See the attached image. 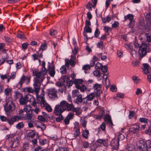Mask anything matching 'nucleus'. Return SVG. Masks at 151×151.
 <instances>
[{"mask_svg":"<svg viewBox=\"0 0 151 151\" xmlns=\"http://www.w3.org/2000/svg\"><path fill=\"white\" fill-rule=\"evenodd\" d=\"M47 48V45H46L44 43L41 45L40 47L39 48V50H44L46 49Z\"/></svg>","mask_w":151,"mask_h":151,"instance_id":"8fccbe9b","label":"nucleus"},{"mask_svg":"<svg viewBox=\"0 0 151 151\" xmlns=\"http://www.w3.org/2000/svg\"><path fill=\"white\" fill-rule=\"evenodd\" d=\"M39 142L40 145H43L46 143L47 142V140L45 139H39Z\"/></svg>","mask_w":151,"mask_h":151,"instance_id":"37998d69","label":"nucleus"},{"mask_svg":"<svg viewBox=\"0 0 151 151\" xmlns=\"http://www.w3.org/2000/svg\"><path fill=\"white\" fill-rule=\"evenodd\" d=\"M90 66L89 65H86L83 66V69L85 70V72L86 73V71L90 69Z\"/></svg>","mask_w":151,"mask_h":151,"instance_id":"13d9d810","label":"nucleus"},{"mask_svg":"<svg viewBox=\"0 0 151 151\" xmlns=\"http://www.w3.org/2000/svg\"><path fill=\"white\" fill-rule=\"evenodd\" d=\"M8 73V80H7L6 82L7 83H9L11 79H14L16 75V72H15L13 71L12 72L11 74L9 75V73Z\"/></svg>","mask_w":151,"mask_h":151,"instance_id":"aec40b11","label":"nucleus"},{"mask_svg":"<svg viewBox=\"0 0 151 151\" xmlns=\"http://www.w3.org/2000/svg\"><path fill=\"white\" fill-rule=\"evenodd\" d=\"M74 107V105L72 103L69 104L68 103V104L66 105V110H67L68 111H71L72 110Z\"/></svg>","mask_w":151,"mask_h":151,"instance_id":"f704fd0d","label":"nucleus"},{"mask_svg":"<svg viewBox=\"0 0 151 151\" xmlns=\"http://www.w3.org/2000/svg\"><path fill=\"white\" fill-rule=\"evenodd\" d=\"M25 118L29 120H31L32 119H34L33 116L31 114L29 113H26L25 115Z\"/></svg>","mask_w":151,"mask_h":151,"instance_id":"58836bf2","label":"nucleus"},{"mask_svg":"<svg viewBox=\"0 0 151 151\" xmlns=\"http://www.w3.org/2000/svg\"><path fill=\"white\" fill-rule=\"evenodd\" d=\"M135 113L134 111H129V119L132 118L134 115Z\"/></svg>","mask_w":151,"mask_h":151,"instance_id":"338daca9","label":"nucleus"},{"mask_svg":"<svg viewBox=\"0 0 151 151\" xmlns=\"http://www.w3.org/2000/svg\"><path fill=\"white\" fill-rule=\"evenodd\" d=\"M34 126L37 129H41L42 131L45 130L46 129V126L42 123L38 121H36L35 122Z\"/></svg>","mask_w":151,"mask_h":151,"instance_id":"4468645a","label":"nucleus"},{"mask_svg":"<svg viewBox=\"0 0 151 151\" xmlns=\"http://www.w3.org/2000/svg\"><path fill=\"white\" fill-rule=\"evenodd\" d=\"M6 55L5 58H4L2 56V58L0 59V65L3 64L4 62L9 57L8 54L6 53Z\"/></svg>","mask_w":151,"mask_h":151,"instance_id":"c9c22d12","label":"nucleus"},{"mask_svg":"<svg viewBox=\"0 0 151 151\" xmlns=\"http://www.w3.org/2000/svg\"><path fill=\"white\" fill-rule=\"evenodd\" d=\"M11 136L10 135H8L7 136L9 138L8 144L11 147L15 148L18 146L19 140L17 137L12 138Z\"/></svg>","mask_w":151,"mask_h":151,"instance_id":"39448f33","label":"nucleus"},{"mask_svg":"<svg viewBox=\"0 0 151 151\" xmlns=\"http://www.w3.org/2000/svg\"><path fill=\"white\" fill-rule=\"evenodd\" d=\"M6 87L4 89V95L6 97H7L11 94L12 89V88H10L8 85H6Z\"/></svg>","mask_w":151,"mask_h":151,"instance_id":"f3484780","label":"nucleus"},{"mask_svg":"<svg viewBox=\"0 0 151 151\" xmlns=\"http://www.w3.org/2000/svg\"><path fill=\"white\" fill-rule=\"evenodd\" d=\"M104 120L106 122H108L111 125H113L111 116L109 115H106L104 117Z\"/></svg>","mask_w":151,"mask_h":151,"instance_id":"a878e982","label":"nucleus"},{"mask_svg":"<svg viewBox=\"0 0 151 151\" xmlns=\"http://www.w3.org/2000/svg\"><path fill=\"white\" fill-rule=\"evenodd\" d=\"M66 68L65 66H63L60 69V72L62 74L65 73L66 71Z\"/></svg>","mask_w":151,"mask_h":151,"instance_id":"6e6d98bb","label":"nucleus"},{"mask_svg":"<svg viewBox=\"0 0 151 151\" xmlns=\"http://www.w3.org/2000/svg\"><path fill=\"white\" fill-rule=\"evenodd\" d=\"M38 52H37L36 54H34L32 55L33 58V60L35 61V60H37L38 58Z\"/></svg>","mask_w":151,"mask_h":151,"instance_id":"bf43d9fd","label":"nucleus"},{"mask_svg":"<svg viewBox=\"0 0 151 151\" xmlns=\"http://www.w3.org/2000/svg\"><path fill=\"white\" fill-rule=\"evenodd\" d=\"M33 76H36L33 79L34 88L36 91H38L40 87L41 83L45 78V75L46 74V72L45 71H39L37 69L33 68L32 70Z\"/></svg>","mask_w":151,"mask_h":151,"instance_id":"f257e3e1","label":"nucleus"},{"mask_svg":"<svg viewBox=\"0 0 151 151\" xmlns=\"http://www.w3.org/2000/svg\"><path fill=\"white\" fill-rule=\"evenodd\" d=\"M146 18L149 20H150L151 23V12H150L146 16Z\"/></svg>","mask_w":151,"mask_h":151,"instance_id":"774afa93","label":"nucleus"},{"mask_svg":"<svg viewBox=\"0 0 151 151\" xmlns=\"http://www.w3.org/2000/svg\"><path fill=\"white\" fill-rule=\"evenodd\" d=\"M95 96V94L94 93H92L87 95L86 97L87 99L89 100L90 101H91L93 100Z\"/></svg>","mask_w":151,"mask_h":151,"instance_id":"7c9ffc66","label":"nucleus"},{"mask_svg":"<svg viewBox=\"0 0 151 151\" xmlns=\"http://www.w3.org/2000/svg\"><path fill=\"white\" fill-rule=\"evenodd\" d=\"M145 143L147 146L148 150L151 149V141L150 140H148Z\"/></svg>","mask_w":151,"mask_h":151,"instance_id":"864d4df0","label":"nucleus"},{"mask_svg":"<svg viewBox=\"0 0 151 151\" xmlns=\"http://www.w3.org/2000/svg\"><path fill=\"white\" fill-rule=\"evenodd\" d=\"M38 119L40 121L42 122H45L46 121V119L42 115H39L38 117Z\"/></svg>","mask_w":151,"mask_h":151,"instance_id":"3c124183","label":"nucleus"},{"mask_svg":"<svg viewBox=\"0 0 151 151\" xmlns=\"http://www.w3.org/2000/svg\"><path fill=\"white\" fill-rule=\"evenodd\" d=\"M40 89L39 88L38 91H36L35 88H34V90L35 92L36 93V97L38 100L41 101V106L42 107L44 106L46 104V102L44 99V94L45 91L44 89H42V92L41 93L40 95H38V93Z\"/></svg>","mask_w":151,"mask_h":151,"instance_id":"423d86ee","label":"nucleus"},{"mask_svg":"<svg viewBox=\"0 0 151 151\" xmlns=\"http://www.w3.org/2000/svg\"><path fill=\"white\" fill-rule=\"evenodd\" d=\"M134 17V16L132 14H129L126 16H124V21H126L127 19L130 20L129 26V28H132V26L131 25V24L133 22V19Z\"/></svg>","mask_w":151,"mask_h":151,"instance_id":"2eb2a0df","label":"nucleus"},{"mask_svg":"<svg viewBox=\"0 0 151 151\" xmlns=\"http://www.w3.org/2000/svg\"><path fill=\"white\" fill-rule=\"evenodd\" d=\"M35 135V134L34 130L31 131V132H30L28 134V136L31 138L33 137Z\"/></svg>","mask_w":151,"mask_h":151,"instance_id":"603ef678","label":"nucleus"},{"mask_svg":"<svg viewBox=\"0 0 151 151\" xmlns=\"http://www.w3.org/2000/svg\"><path fill=\"white\" fill-rule=\"evenodd\" d=\"M50 34L52 37L55 38L56 37L57 31L53 29H51L50 31Z\"/></svg>","mask_w":151,"mask_h":151,"instance_id":"4c0bfd02","label":"nucleus"},{"mask_svg":"<svg viewBox=\"0 0 151 151\" xmlns=\"http://www.w3.org/2000/svg\"><path fill=\"white\" fill-rule=\"evenodd\" d=\"M108 68L106 66H102L101 68V70L104 73H106L107 72Z\"/></svg>","mask_w":151,"mask_h":151,"instance_id":"052dcab7","label":"nucleus"},{"mask_svg":"<svg viewBox=\"0 0 151 151\" xmlns=\"http://www.w3.org/2000/svg\"><path fill=\"white\" fill-rule=\"evenodd\" d=\"M31 109V107L30 105H26L24 106V111L27 113L29 112Z\"/></svg>","mask_w":151,"mask_h":151,"instance_id":"e433bc0d","label":"nucleus"},{"mask_svg":"<svg viewBox=\"0 0 151 151\" xmlns=\"http://www.w3.org/2000/svg\"><path fill=\"white\" fill-rule=\"evenodd\" d=\"M80 134V128L78 127L77 128H75V127H74V133H73L74 139H75L78 137L79 136Z\"/></svg>","mask_w":151,"mask_h":151,"instance_id":"4be33fe9","label":"nucleus"},{"mask_svg":"<svg viewBox=\"0 0 151 151\" xmlns=\"http://www.w3.org/2000/svg\"><path fill=\"white\" fill-rule=\"evenodd\" d=\"M45 108L49 112H51L52 111V109L51 106L47 104L45 106Z\"/></svg>","mask_w":151,"mask_h":151,"instance_id":"e2e57ef3","label":"nucleus"},{"mask_svg":"<svg viewBox=\"0 0 151 151\" xmlns=\"http://www.w3.org/2000/svg\"><path fill=\"white\" fill-rule=\"evenodd\" d=\"M125 48L129 49V51L132 55L135 54L136 51L132 48L131 45L130 44H127L125 45Z\"/></svg>","mask_w":151,"mask_h":151,"instance_id":"6ab92c4d","label":"nucleus"},{"mask_svg":"<svg viewBox=\"0 0 151 151\" xmlns=\"http://www.w3.org/2000/svg\"><path fill=\"white\" fill-rule=\"evenodd\" d=\"M48 69L49 70L50 76L53 77L55 74V72L54 68L52 67V63L50 64L49 62H48Z\"/></svg>","mask_w":151,"mask_h":151,"instance_id":"dca6fc26","label":"nucleus"},{"mask_svg":"<svg viewBox=\"0 0 151 151\" xmlns=\"http://www.w3.org/2000/svg\"><path fill=\"white\" fill-rule=\"evenodd\" d=\"M21 98L19 99V102L20 104L21 105H24L27 102V96L25 97L24 98H23L22 97H20Z\"/></svg>","mask_w":151,"mask_h":151,"instance_id":"cd10ccee","label":"nucleus"},{"mask_svg":"<svg viewBox=\"0 0 151 151\" xmlns=\"http://www.w3.org/2000/svg\"><path fill=\"white\" fill-rule=\"evenodd\" d=\"M19 119V118L18 116H13L11 118H7V122L10 125H12L14 124V122L18 121Z\"/></svg>","mask_w":151,"mask_h":151,"instance_id":"ddd939ff","label":"nucleus"},{"mask_svg":"<svg viewBox=\"0 0 151 151\" xmlns=\"http://www.w3.org/2000/svg\"><path fill=\"white\" fill-rule=\"evenodd\" d=\"M138 150V151H148L147 146L145 142L140 140L137 144Z\"/></svg>","mask_w":151,"mask_h":151,"instance_id":"6e6552de","label":"nucleus"},{"mask_svg":"<svg viewBox=\"0 0 151 151\" xmlns=\"http://www.w3.org/2000/svg\"><path fill=\"white\" fill-rule=\"evenodd\" d=\"M83 81V80L81 79L75 81L74 82L76 85V87L78 89H80L81 91L82 92H83L86 90V87L84 85L81 86V84Z\"/></svg>","mask_w":151,"mask_h":151,"instance_id":"0eeeda50","label":"nucleus"},{"mask_svg":"<svg viewBox=\"0 0 151 151\" xmlns=\"http://www.w3.org/2000/svg\"><path fill=\"white\" fill-rule=\"evenodd\" d=\"M139 121L141 123H143L144 124L147 123L149 121L148 119L144 117L140 118Z\"/></svg>","mask_w":151,"mask_h":151,"instance_id":"a19ab883","label":"nucleus"},{"mask_svg":"<svg viewBox=\"0 0 151 151\" xmlns=\"http://www.w3.org/2000/svg\"><path fill=\"white\" fill-rule=\"evenodd\" d=\"M83 98L82 95L80 94L77 97L76 100L74 101V102L77 104L79 103H82L83 100Z\"/></svg>","mask_w":151,"mask_h":151,"instance_id":"b1692460","label":"nucleus"},{"mask_svg":"<svg viewBox=\"0 0 151 151\" xmlns=\"http://www.w3.org/2000/svg\"><path fill=\"white\" fill-rule=\"evenodd\" d=\"M22 97V95L19 92L17 91L15 92V94L14 95V98L16 99L19 97Z\"/></svg>","mask_w":151,"mask_h":151,"instance_id":"ea45409f","label":"nucleus"},{"mask_svg":"<svg viewBox=\"0 0 151 151\" xmlns=\"http://www.w3.org/2000/svg\"><path fill=\"white\" fill-rule=\"evenodd\" d=\"M67 104L68 102L65 101H63L61 102L59 106L60 109L58 110L60 113H62L63 111L66 110V105Z\"/></svg>","mask_w":151,"mask_h":151,"instance_id":"f8f14e48","label":"nucleus"},{"mask_svg":"<svg viewBox=\"0 0 151 151\" xmlns=\"http://www.w3.org/2000/svg\"><path fill=\"white\" fill-rule=\"evenodd\" d=\"M29 143L27 142H26L24 143L23 145V150H27L29 148Z\"/></svg>","mask_w":151,"mask_h":151,"instance_id":"c03bdc74","label":"nucleus"},{"mask_svg":"<svg viewBox=\"0 0 151 151\" xmlns=\"http://www.w3.org/2000/svg\"><path fill=\"white\" fill-rule=\"evenodd\" d=\"M106 126L104 122H103L102 124L100 127L99 128H100L103 131H105Z\"/></svg>","mask_w":151,"mask_h":151,"instance_id":"680f3d73","label":"nucleus"},{"mask_svg":"<svg viewBox=\"0 0 151 151\" xmlns=\"http://www.w3.org/2000/svg\"><path fill=\"white\" fill-rule=\"evenodd\" d=\"M125 137L122 134H119L118 136L117 139L119 142V141H121L124 139Z\"/></svg>","mask_w":151,"mask_h":151,"instance_id":"4d7b16f0","label":"nucleus"},{"mask_svg":"<svg viewBox=\"0 0 151 151\" xmlns=\"http://www.w3.org/2000/svg\"><path fill=\"white\" fill-rule=\"evenodd\" d=\"M89 134V131L87 129H85L83 131L82 136L83 138L86 139H87L88 138Z\"/></svg>","mask_w":151,"mask_h":151,"instance_id":"bb28decb","label":"nucleus"},{"mask_svg":"<svg viewBox=\"0 0 151 151\" xmlns=\"http://www.w3.org/2000/svg\"><path fill=\"white\" fill-rule=\"evenodd\" d=\"M48 95L49 98L53 100L57 97V91L54 88H51L48 90Z\"/></svg>","mask_w":151,"mask_h":151,"instance_id":"1a4fd4ad","label":"nucleus"},{"mask_svg":"<svg viewBox=\"0 0 151 151\" xmlns=\"http://www.w3.org/2000/svg\"><path fill=\"white\" fill-rule=\"evenodd\" d=\"M111 18L109 16H107L106 17L103 18L102 19V20L104 23L109 22L110 21Z\"/></svg>","mask_w":151,"mask_h":151,"instance_id":"79ce46f5","label":"nucleus"},{"mask_svg":"<svg viewBox=\"0 0 151 151\" xmlns=\"http://www.w3.org/2000/svg\"><path fill=\"white\" fill-rule=\"evenodd\" d=\"M17 37L22 39L24 40L26 39V37L24 34L23 33H18L17 35Z\"/></svg>","mask_w":151,"mask_h":151,"instance_id":"a18cd8bd","label":"nucleus"},{"mask_svg":"<svg viewBox=\"0 0 151 151\" xmlns=\"http://www.w3.org/2000/svg\"><path fill=\"white\" fill-rule=\"evenodd\" d=\"M140 130L139 126L138 125H134L132 127H130L129 129V131L134 133Z\"/></svg>","mask_w":151,"mask_h":151,"instance_id":"a211bd4d","label":"nucleus"},{"mask_svg":"<svg viewBox=\"0 0 151 151\" xmlns=\"http://www.w3.org/2000/svg\"><path fill=\"white\" fill-rule=\"evenodd\" d=\"M134 45L135 48H139V52L140 55L139 59L141 60L142 58L146 55L147 50L149 48L150 44L148 43H142L140 46L138 41L135 40L134 42Z\"/></svg>","mask_w":151,"mask_h":151,"instance_id":"f03ea898","label":"nucleus"},{"mask_svg":"<svg viewBox=\"0 0 151 151\" xmlns=\"http://www.w3.org/2000/svg\"><path fill=\"white\" fill-rule=\"evenodd\" d=\"M119 24L117 21H115L114 23L112 24V27L113 28H116L118 27Z\"/></svg>","mask_w":151,"mask_h":151,"instance_id":"69168bd1","label":"nucleus"},{"mask_svg":"<svg viewBox=\"0 0 151 151\" xmlns=\"http://www.w3.org/2000/svg\"><path fill=\"white\" fill-rule=\"evenodd\" d=\"M143 68H142L143 71L145 74H147L149 73V69H150V66L147 63L143 64Z\"/></svg>","mask_w":151,"mask_h":151,"instance_id":"412c9836","label":"nucleus"},{"mask_svg":"<svg viewBox=\"0 0 151 151\" xmlns=\"http://www.w3.org/2000/svg\"><path fill=\"white\" fill-rule=\"evenodd\" d=\"M8 73L7 72L6 73L3 74L1 73H0V78L2 81H4L5 79H7L8 80Z\"/></svg>","mask_w":151,"mask_h":151,"instance_id":"c756f323","label":"nucleus"},{"mask_svg":"<svg viewBox=\"0 0 151 151\" xmlns=\"http://www.w3.org/2000/svg\"><path fill=\"white\" fill-rule=\"evenodd\" d=\"M84 29L87 32L91 33L92 32L91 28L89 26H85Z\"/></svg>","mask_w":151,"mask_h":151,"instance_id":"de8ad7c7","label":"nucleus"},{"mask_svg":"<svg viewBox=\"0 0 151 151\" xmlns=\"http://www.w3.org/2000/svg\"><path fill=\"white\" fill-rule=\"evenodd\" d=\"M110 145L113 149L117 150L119 147V141L116 139H113L111 142Z\"/></svg>","mask_w":151,"mask_h":151,"instance_id":"9b49d317","label":"nucleus"},{"mask_svg":"<svg viewBox=\"0 0 151 151\" xmlns=\"http://www.w3.org/2000/svg\"><path fill=\"white\" fill-rule=\"evenodd\" d=\"M80 110V108L78 107L75 108L74 107L73 108V109L72 110L73 112H75L76 115H79L80 114V113L79 112Z\"/></svg>","mask_w":151,"mask_h":151,"instance_id":"72a5a7b5","label":"nucleus"},{"mask_svg":"<svg viewBox=\"0 0 151 151\" xmlns=\"http://www.w3.org/2000/svg\"><path fill=\"white\" fill-rule=\"evenodd\" d=\"M100 33V32L99 31L98 28H96L94 34V36L96 37H97L99 36V34Z\"/></svg>","mask_w":151,"mask_h":151,"instance_id":"0e129e2a","label":"nucleus"},{"mask_svg":"<svg viewBox=\"0 0 151 151\" xmlns=\"http://www.w3.org/2000/svg\"><path fill=\"white\" fill-rule=\"evenodd\" d=\"M96 144L98 145V146L106 147L108 145V142L107 139H99L96 141Z\"/></svg>","mask_w":151,"mask_h":151,"instance_id":"9d476101","label":"nucleus"},{"mask_svg":"<svg viewBox=\"0 0 151 151\" xmlns=\"http://www.w3.org/2000/svg\"><path fill=\"white\" fill-rule=\"evenodd\" d=\"M61 114L59 112V111H57V122H60L63 119V117Z\"/></svg>","mask_w":151,"mask_h":151,"instance_id":"473e14b6","label":"nucleus"},{"mask_svg":"<svg viewBox=\"0 0 151 151\" xmlns=\"http://www.w3.org/2000/svg\"><path fill=\"white\" fill-rule=\"evenodd\" d=\"M147 37V42H150L151 41V34L149 33L145 34Z\"/></svg>","mask_w":151,"mask_h":151,"instance_id":"09e8293b","label":"nucleus"},{"mask_svg":"<svg viewBox=\"0 0 151 151\" xmlns=\"http://www.w3.org/2000/svg\"><path fill=\"white\" fill-rule=\"evenodd\" d=\"M69 79L70 78L68 76H62L59 79L60 82L57 83V86L62 87L63 85V83L65 81L67 82V85L68 86H72L73 83V81H69Z\"/></svg>","mask_w":151,"mask_h":151,"instance_id":"20e7f679","label":"nucleus"},{"mask_svg":"<svg viewBox=\"0 0 151 151\" xmlns=\"http://www.w3.org/2000/svg\"><path fill=\"white\" fill-rule=\"evenodd\" d=\"M25 76L23 75L21 78L19 82L17 83V86L19 87H21L23 83L25 81Z\"/></svg>","mask_w":151,"mask_h":151,"instance_id":"393cba45","label":"nucleus"},{"mask_svg":"<svg viewBox=\"0 0 151 151\" xmlns=\"http://www.w3.org/2000/svg\"><path fill=\"white\" fill-rule=\"evenodd\" d=\"M24 127V124L22 122L18 123L16 126V127L18 129H20Z\"/></svg>","mask_w":151,"mask_h":151,"instance_id":"49530a36","label":"nucleus"},{"mask_svg":"<svg viewBox=\"0 0 151 151\" xmlns=\"http://www.w3.org/2000/svg\"><path fill=\"white\" fill-rule=\"evenodd\" d=\"M4 109L6 112L9 113L12 112L15 110V107L11 98L4 105Z\"/></svg>","mask_w":151,"mask_h":151,"instance_id":"7ed1b4c3","label":"nucleus"},{"mask_svg":"<svg viewBox=\"0 0 151 151\" xmlns=\"http://www.w3.org/2000/svg\"><path fill=\"white\" fill-rule=\"evenodd\" d=\"M79 94V91L78 90H75L73 91L72 92V96L73 98L77 97Z\"/></svg>","mask_w":151,"mask_h":151,"instance_id":"2f4dec72","label":"nucleus"},{"mask_svg":"<svg viewBox=\"0 0 151 151\" xmlns=\"http://www.w3.org/2000/svg\"><path fill=\"white\" fill-rule=\"evenodd\" d=\"M126 149V151H136L135 146L132 144L127 145Z\"/></svg>","mask_w":151,"mask_h":151,"instance_id":"5701e85b","label":"nucleus"},{"mask_svg":"<svg viewBox=\"0 0 151 151\" xmlns=\"http://www.w3.org/2000/svg\"><path fill=\"white\" fill-rule=\"evenodd\" d=\"M74 114L73 113H69L67 116L66 117L69 120H71L73 119Z\"/></svg>","mask_w":151,"mask_h":151,"instance_id":"5fc2aeb1","label":"nucleus"},{"mask_svg":"<svg viewBox=\"0 0 151 151\" xmlns=\"http://www.w3.org/2000/svg\"><path fill=\"white\" fill-rule=\"evenodd\" d=\"M101 87V85L98 83H95L93 86V88L95 91H99Z\"/></svg>","mask_w":151,"mask_h":151,"instance_id":"c85d7f7f","label":"nucleus"}]
</instances>
